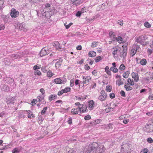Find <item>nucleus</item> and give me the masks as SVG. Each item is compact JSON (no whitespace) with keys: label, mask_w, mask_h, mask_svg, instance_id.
I'll return each instance as SVG.
<instances>
[{"label":"nucleus","mask_w":153,"mask_h":153,"mask_svg":"<svg viewBox=\"0 0 153 153\" xmlns=\"http://www.w3.org/2000/svg\"><path fill=\"white\" fill-rule=\"evenodd\" d=\"M105 150L103 145L99 146L98 143L95 142L91 144H88L84 149V151L89 153H104Z\"/></svg>","instance_id":"obj_1"},{"label":"nucleus","mask_w":153,"mask_h":153,"mask_svg":"<svg viewBox=\"0 0 153 153\" xmlns=\"http://www.w3.org/2000/svg\"><path fill=\"white\" fill-rule=\"evenodd\" d=\"M132 149V146L131 144L123 142L121 145L120 152L122 153H131Z\"/></svg>","instance_id":"obj_2"},{"label":"nucleus","mask_w":153,"mask_h":153,"mask_svg":"<svg viewBox=\"0 0 153 153\" xmlns=\"http://www.w3.org/2000/svg\"><path fill=\"white\" fill-rule=\"evenodd\" d=\"M124 49H123L122 52H121L120 50L119 49V48L118 47H116L115 48H113L112 49V51L113 52V55L115 56L117 55H119L120 56L123 57V58H125L126 55V52Z\"/></svg>","instance_id":"obj_3"},{"label":"nucleus","mask_w":153,"mask_h":153,"mask_svg":"<svg viewBox=\"0 0 153 153\" xmlns=\"http://www.w3.org/2000/svg\"><path fill=\"white\" fill-rule=\"evenodd\" d=\"M40 11L43 16L48 19H49L53 14V12L52 11H47L46 10H45L42 8L40 10Z\"/></svg>","instance_id":"obj_4"},{"label":"nucleus","mask_w":153,"mask_h":153,"mask_svg":"<svg viewBox=\"0 0 153 153\" xmlns=\"http://www.w3.org/2000/svg\"><path fill=\"white\" fill-rule=\"evenodd\" d=\"M135 39H136V42L143 45H144V43L145 39L144 36H141L139 37H136Z\"/></svg>","instance_id":"obj_5"},{"label":"nucleus","mask_w":153,"mask_h":153,"mask_svg":"<svg viewBox=\"0 0 153 153\" xmlns=\"http://www.w3.org/2000/svg\"><path fill=\"white\" fill-rule=\"evenodd\" d=\"M19 15V11L14 8L12 9L10 12V15L13 18H15L18 17Z\"/></svg>","instance_id":"obj_6"},{"label":"nucleus","mask_w":153,"mask_h":153,"mask_svg":"<svg viewBox=\"0 0 153 153\" xmlns=\"http://www.w3.org/2000/svg\"><path fill=\"white\" fill-rule=\"evenodd\" d=\"M67 79L65 78L61 79L60 78H56L54 79V82L56 84H65L66 82Z\"/></svg>","instance_id":"obj_7"},{"label":"nucleus","mask_w":153,"mask_h":153,"mask_svg":"<svg viewBox=\"0 0 153 153\" xmlns=\"http://www.w3.org/2000/svg\"><path fill=\"white\" fill-rule=\"evenodd\" d=\"M49 53V51H48L47 48H43L40 52V55L42 57L44 55H46Z\"/></svg>","instance_id":"obj_8"},{"label":"nucleus","mask_w":153,"mask_h":153,"mask_svg":"<svg viewBox=\"0 0 153 153\" xmlns=\"http://www.w3.org/2000/svg\"><path fill=\"white\" fill-rule=\"evenodd\" d=\"M83 81V84H86L88 83L91 80V77L89 76H82Z\"/></svg>","instance_id":"obj_9"},{"label":"nucleus","mask_w":153,"mask_h":153,"mask_svg":"<svg viewBox=\"0 0 153 153\" xmlns=\"http://www.w3.org/2000/svg\"><path fill=\"white\" fill-rule=\"evenodd\" d=\"M139 48L138 46L133 45L131 51V55L133 56L136 53L137 49Z\"/></svg>","instance_id":"obj_10"},{"label":"nucleus","mask_w":153,"mask_h":153,"mask_svg":"<svg viewBox=\"0 0 153 153\" xmlns=\"http://www.w3.org/2000/svg\"><path fill=\"white\" fill-rule=\"evenodd\" d=\"M80 108V113H82L84 112H87L88 110L87 109V106L85 105H82L81 106H79Z\"/></svg>","instance_id":"obj_11"},{"label":"nucleus","mask_w":153,"mask_h":153,"mask_svg":"<svg viewBox=\"0 0 153 153\" xmlns=\"http://www.w3.org/2000/svg\"><path fill=\"white\" fill-rule=\"evenodd\" d=\"M71 1L72 4L76 6L78 5L82 2V0H71Z\"/></svg>","instance_id":"obj_12"},{"label":"nucleus","mask_w":153,"mask_h":153,"mask_svg":"<svg viewBox=\"0 0 153 153\" xmlns=\"http://www.w3.org/2000/svg\"><path fill=\"white\" fill-rule=\"evenodd\" d=\"M58 61L56 63L55 67L56 68H59L60 66L61 65L62 63L63 60L61 58H59V59H55L53 60V61H56V60Z\"/></svg>","instance_id":"obj_13"},{"label":"nucleus","mask_w":153,"mask_h":153,"mask_svg":"<svg viewBox=\"0 0 153 153\" xmlns=\"http://www.w3.org/2000/svg\"><path fill=\"white\" fill-rule=\"evenodd\" d=\"M23 56V55L22 54H13L11 55V57L12 59H15L17 58H19Z\"/></svg>","instance_id":"obj_14"},{"label":"nucleus","mask_w":153,"mask_h":153,"mask_svg":"<svg viewBox=\"0 0 153 153\" xmlns=\"http://www.w3.org/2000/svg\"><path fill=\"white\" fill-rule=\"evenodd\" d=\"M131 74L132 76V78L134 79V81L136 82H138L139 80V77L138 74L133 72L131 73Z\"/></svg>","instance_id":"obj_15"},{"label":"nucleus","mask_w":153,"mask_h":153,"mask_svg":"<svg viewBox=\"0 0 153 153\" xmlns=\"http://www.w3.org/2000/svg\"><path fill=\"white\" fill-rule=\"evenodd\" d=\"M79 106L76 108H73L71 110V113L74 114H77L79 111L80 112V108Z\"/></svg>","instance_id":"obj_16"},{"label":"nucleus","mask_w":153,"mask_h":153,"mask_svg":"<svg viewBox=\"0 0 153 153\" xmlns=\"http://www.w3.org/2000/svg\"><path fill=\"white\" fill-rule=\"evenodd\" d=\"M53 45L55 47L56 49L57 50H59L61 48V47L58 42L56 41L54 42L53 43Z\"/></svg>","instance_id":"obj_17"},{"label":"nucleus","mask_w":153,"mask_h":153,"mask_svg":"<svg viewBox=\"0 0 153 153\" xmlns=\"http://www.w3.org/2000/svg\"><path fill=\"white\" fill-rule=\"evenodd\" d=\"M146 127V129L149 130V133L153 131V125L150 124H147Z\"/></svg>","instance_id":"obj_18"},{"label":"nucleus","mask_w":153,"mask_h":153,"mask_svg":"<svg viewBox=\"0 0 153 153\" xmlns=\"http://www.w3.org/2000/svg\"><path fill=\"white\" fill-rule=\"evenodd\" d=\"M88 105L89 108H90V110H92L94 106V102L92 100L90 101L88 103Z\"/></svg>","instance_id":"obj_19"},{"label":"nucleus","mask_w":153,"mask_h":153,"mask_svg":"<svg viewBox=\"0 0 153 153\" xmlns=\"http://www.w3.org/2000/svg\"><path fill=\"white\" fill-rule=\"evenodd\" d=\"M116 40L120 44L123 43V39L121 36H118L117 38L114 37L113 40Z\"/></svg>","instance_id":"obj_20"},{"label":"nucleus","mask_w":153,"mask_h":153,"mask_svg":"<svg viewBox=\"0 0 153 153\" xmlns=\"http://www.w3.org/2000/svg\"><path fill=\"white\" fill-rule=\"evenodd\" d=\"M15 100V98L12 97L10 99H8L6 101V102L7 104H13L14 102V101Z\"/></svg>","instance_id":"obj_21"},{"label":"nucleus","mask_w":153,"mask_h":153,"mask_svg":"<svg viewBox=\"0 0 153 153\" xmlns=\"http://www.w3.org/2000/svg\"><path fill=\"white\" fill-rule=\"evenodd\" d=\"M1 87L2 90L3 91H10L9 88L8 86L6 85H2Z\"/></svg>","instance_id":"obj_22"},{"label":"nucleus","mask_w":153,"mask_h":153,"mask_svg":"<svg viewBox=\"0 0 153 153\" xmlns=\"http://www.w3.org/2000/svg\"><path fill=\"white\" fill-rule=\"evenodd\" d=\"M88 56L90 57H94L96 55V53L94 51H91L88 53Z\"/></svg>","instance_id":"obj_23"},{"label":"nucleus","mask_w":153,"mask_h":153,"mask_svg":"<svg viewBox=\"0 0 153 153\" xmlns=\"http://www.w3.org/2000/svg\"><path fill=\"white\" fill-rule=\"evenodd\" d=\"M127 82L130 85L132 86L134 84V80L130 78H128V79Z\"/></svg>","instance_id":"obj_24"},{"label":"nucleus","mask_w":153,"mask_h":153,"mask_svg":"<svg viewBox=\"0 0 153 153\" xmlns=\"http://www.w3.org/2000/svg\"><path fill=\"white\" fill-rule=\"evenodd\" d=\"M57 97L56 95H51L49 97V99L51 101L57 98Z\"/></svg>","instance_id":"obj_25"},{"label":"nucleus","mask_w":153,"mask_h":153,"mask_svg":"<svg viewBox=\"0 0 153 153\" xmlns=\"http://www.w3.org/2000/svg\"><path fill=\"white\" fill-rule=\"evenodd\" d=\"M105 71L107 73L108 75H111V72L109 70V68L108 66H106L105 68Z\"/></svg>","instance_id":"obj_26"},{"label":"nucleus","mask_w":153,"mask_h":153,"mask_svg":"<svg viewBox=\"0 0 153 153\" xmlns=\"http://www.w3.org/2000/svg\"><path fill=\"white\" fill-rule=\"evenodd\" d=\"M116 84L118 86H120L121 85H123V83L121 79H120L117 80Z\"/></svg>","instance_id":"obj_27"},{"label":"nucleus","mask_w":153,"mask_h":153,"mask_svg":"<svg viewBox=\"0 0 153 153\" xmlns=\"http://www.w3.org/2000/svg\"><path fill=\"white\" fill-rule=\"evenodd\" d=\"M129 73L128 71H126L123 74V76L124 78H126L128 76Z\"/></svg>","instance_id":"obj_28"},{"label":"nucleus","mask_w":153,"mask_h":153,"mask_svg":"<svg viewBox=\"0 0 153 153\" xmlns=\"http://www.w3.org/2000/svg\"><path fill=\"white\" fill-rule=\"evenodd\" d=\"M140 62L141 65H146L147 61L145 59H143L141 60Z\"/></svg>","instance_id":"obj_29"},{"label":"nucleus","mask_w":153,"mask_h":153,"mask_svg":"<svg viewBox=\"0 0 153 153\" xmlns=\"http://www.w3.org/2000/svg\"><path fill=\"white\" fill-rule=\"evenodd\" d=\"M25 25L23 24L22 23L20 25L19 28L20 30H24L25 29Z\"/></svg>","instance_id":"obj_30"},{"label":"nucleus","mask_w":153,"mask_h":153,"mask_svg":"<svg viewBox=\"0 0 153 153\" xmlns=\"http://www.w3.org/2000/svg\"><path fill=\"white\" fill-rule=\"evenodd\" d=\"M109 34L110 37H111V38L113 37V39H114V37H115V33H114V32L113 31H110L109 33Z\"/></svg>","instance_id":"obj_31"},{"label":"nucleus","mask_w":153,"mask_h":153,"mask_svg":"<svg viewBox=\"0 0 153 153\" xmlns=\"http://www.w3.org/2000/svg\"><path fill=\"white\" fill-rule=\"evenodd\" d=\"M53 75V74L50 71H48L47 73V76L48 77H51Z\"/></svg>","instance_id":"obj_32"},{"label":"nucleus","mask_w":153,"mask_h":153,"mask_svg":"<svg viewBox=\"0 0 153 153\" xmlns=\"http://www.w3.org/2000/svg\"><path fill=\"white\" fill-rule=\"evenodd\" d=\"M20 150L17 148H14L12 150V153H19Z\"/></svg>","instance_id":"obj_33"},{"label":"nucleus","mask_w":153,"mask_h":153,"mask_svg":"<svg viewBox=\"0 0 153 153\" xmlns=\"http://www.w3.org/2000/svg\"><path fill=\"white\" fill-rule=\"evenodd\" d=\"M106 98V97H103L102 96L100 95L98 98V99L99 100L101 101L105 100Z\"/></svg>","instance_id":"obj_34"},{"label":"nucleus","mask_w":153,"mask_h":153,"mask_svg":"<svg viewBox=\"0 0 153 153\" xmlns=\"http://www.w3.org/2000/svg\"><path fill=\"white\" fill-rule=\"evenodd\" d=\"M71 88L69 87H67L65 88L64 89H63L64 93H67L70 91Z\"/></svg>","instance_id":"obj_35"},{"label":"nucleus","mask_w":153,"mask_h":153,"mask_svg":"<svg viewBox=\"0 0 153 153\" xmlns=\"http://www.w3.org/2000/svg\"><path fill=\"white\" fill-rule=\"evenodd\" d=\"M101 56H100L98 57H97L95 59V62H96L97 63L99 62L100 60L102 59L101 58Z\"/></svg>","instance_id":"obj_36"},{"label":"nucleus","mask_w":153,"mask_h":153,"mask_svg":"<svg viewBox=\"0 0 153 153\" xmlns=\"http://www.w3.org/2000/svg\"><path fill=\"white\" fill-rule=\"evenodd\" d=\"M144 25L145 27L147 28H149L151 26V25L148 22H145Z\"/></svg>","instance_id":"obj_37"},{"label":"nucleus","mask_w":153,"mask_h":153,"mask_svg":"<svg viewBox=\"0 0 153 153\" xmlns=\"http://www.w3.org/2000/svg\"><path fill=\"white\" fill-rule=\"evenodd\" d=\"M34 74L35 75H41V73L40 71L37 70L35 71L34 72Z\"/></svg>","instance_id":"obj_38"},{"label":"nucleus","mask_w":153,"mask_h":153,"mask_svg":"<svg viewBox=\"0 0 153 153\" xmlns=\"http://www.w3.org/2000/svg\"><path fill=\"white\" fill-rule=\"evenodd\" d=\"M101 95L103 97H106L107 94L105 91L103 90H102L100 92Z\"/></svg>","instance_id":"obj_39"},{"label":"nucleus","mask_w":153,"mask_h":153,"mask_svg":"<svg viewBox=\"0 0 153 153\" xmlns=\"http://www.w3.org/2000/svg\"><path fill=\"white\" fill-rule=\"evenodd\" d=\"M119 69L120 70H123L125 69V67L123 64H121L119 67Z\"/></svg>","instance_id":"obj_40"},{"label":"nucleus","mask_w":153,"mask_h":153,"mask_svg":"<svg viewBox=\"0 0 153 153\" xmlns=\"http://www.w3.org/2000/svg\"><path fill=\"white\" fill-rule=\"evenodd\" d=\"M47 107H45L43 109L41 113L42 114H43L45 113L46 110L47 109Z\"/></svg>","instance_id":"obj_41"},{"label":"nucleus","mask_w":153,"mask_h":153,"mask_svg":"<svg viewBox=\"0 0 153 153\" xmlns=\"http://www.w3.org/2000/svg\"><path fill=\"white\" fill-rule=\"evenodd\" d=\"M34 116L33 114L32 113V112L30 113H29L28 116V117L29 118H32L34 117Z\"/></svg>","instance_id":"obj_42"},{"label":"nucleus","mask_w":153,"mask_h":153,"mask_svg":"<svg viewBox=\"0 0 153 153\" xmlns=\"http://www.w3.org/2000/svg\"><path fill=\"white\" fill-rule=\"evenodd\" d=\"M51 5L50 4L47 3L45 5V9L44 10H47V9L48 10V8Z\"/></svg>","instance_id":"obj_43"},{"label":"nucleus","mask_w":153,"mask_h":153,"mask_svg":"<svg viewBox=\"0 0 153 153\" xmlns=\"http://www.w3.org/2000/svg\"><path fill=\"white\" fill-rule=\"evenodd\" d=\"M117 23L120 25L122 26L123 25V22L122 20H118L117 22Z\"/></svg>","instance_id":"obj_44"},{"label":"nucleus","mask_w":153,"mask_h":153,"mask_svg":"<svg viewBox=\"0 0 153 153\" xmlns=\"http://www.w3.org/2000/svg\"><path fill=\"white\" fill-rule=\"evenodd\" d=\"M111 87L110 86H106V89L107 91L110 92L111 91Z\"/></svg>","instance_id":"obj_45"},{"label":"nucleus","mask_w":153,"mask_h":153,"mask_svg":"<svg viewBox=\"0 0 153 153\" xmlns=\"http://www.w3.org/2000/svg\"><path fill=\"white\" fill-rule=\"evenodd\" d=\"M41 68V65H40L39 66H38L37 65H35L33 68V69L36 71L37 70L36 69H39Z\"/></svg>","instance_id":"obj_46"},{"label":"nucleus","mask_w":153,"mask_h":153,"mask_svg":"<svg viewBox=\"0 0 153 153\" xmlns=\"http://www.w3.org/2000/svg\"><path fill=\"white\" fill-rule=\"evenodd\" d=\"M147 141L149 143H151L153 142V140L151 137L147 139Z\"/></svg>","instance_id":"obj_47"},{"label":"nucleus","mask_w":153,"mask_h":153,"mask_svg":"<svg viewBox=\"0 0 153 153\" xmlns=\"http://www.w3.org/2000/svg\"><path fill=\"white\" fill-rule=\"evenodd\" d=\"M120 94H121V96L122 97H126L125 92L123 91H121L120 92Z\"/></svg>","instance_id":"obj_48"},{"label":"nucleus","mask_w":153,"mask_h":153,"mask_svg":"<svg viewBox=\"0 0 153 153\" xmlns=\"http://www.w3.org/2000/svg\"><path fill=\"white\" fill-rule=\"evenodd\" d=\"M90 67L89 66L88 64H86V65H85V69L86 70H88L90 69Z\"/></svg>","instance_id":"obj_49"},{"label":"nucleus","mask_w":153,"mask_h":153,"mask_svg":"<svg viewBox=\"0 0 153 153\" xmlns=\"http://www.w3.org/2000/svg\"><path fill=\"white\" fill-rule=\"evenodd\" d=\"M98 44L96 42H92L91 46L92 48H94L97 46Z\"/></svg>","instance_id":"obj_50"},{"label":"nucleus","mask_w":153,"mask_h":153,"mask_svg":"<svg viewBox=\"0 0 153 153\" xmlns=\"http://www.w3.org/2000/svg\"><path fill=\"white\" fill-rule=\"evenodd\" d=\"M91 116H90V115H88L86 116L85 117L84 119L85 120H88L90 119H91Z\"/></svg>","instance_id":"obj_51"},{"label":"nucleus","mask_w":153,"mask_h":153,"mask_svg":"<svg viewBox=\"0 0 153 153\" xmlns=\"http://www.w3.org/2000/svg\"><path fill=\"white\" fill-rule=\"evenodd\" d=\"M115 97V94L113 93H111L110 94V97L111 99H113Z\"/></svg>","instance_id":"obj_52"},{"label":"nucleus","mask_w":153,"mask_h":153,"mask_svg":"<svg viewBox=\"0 0 153 153\" xmlns=\"http://www.w3.org/2000/svg\"><path fill=\"white\" fill-rule=\"evenodd\" d=\"M4 1L3 0H0V7H3V4Z\"/></svg>","instance_id":"obj_53"},{"label":"nucleus","mask_w":153,"mask_h":153,"mask_svg":"<svg viewBox=\"0 0 153 153\" xmlns=\"http://www.w3.org/2000/svg\"><path fill=\"white\" fill-rule=\"evenodd\" d=\"M125 89L127 91H130L132 89V88L130 86H128V87H126Z\"/></svg>","instance_id":"obj_54"},{"label":"nucleus","mask_w":153,"mask_h":153,"mask_svg":"<svg viewBox=\"0 0 153 153\" xmlns=\"http://www.w3.org/2000/svg\"><path fill=\"white\" fill-rule=\"evenodd\" d=\"M101 120L100 119H97L95 121V123H94L95 124H98L101 122Z\"/></svg>","instance_id":"obj_55"},{"label":"nucleus","mask_w":153,"mask_h":153,"mask_svg":"<svg viewBox=\"0 0 153 153\" xmlns=\"http://www.w3.org/2000/svg\"><path fill=\"white\" fill-rule=\"evenodd\" d=\"M86 98V97H85L84 98L83 97H76V99L78 100H83L84 99H85Z\"/></svg>","instance_id":"obj_56"},{"label":"nucleus","mask_w":153,"mask_h":153,"mask_svg":"<svg viewBox=\"0 0 153 153\" xmlns=\"http://www.w3.org/2000/svg\"><path fill=\"white\" fill-rule=\"evenodd\" d=\"M82 13L81 11H78L76 14V16L77 17H79L80 16Z\"/></svg>","instance_id":"obj_57"},{"label":"nucleus","mask_w":153,"mask_h":153,"mask_svg":"<svg viewBox=\"0 0 153 153\" xmlns=\"http://www.w3.org/2000/svg\"><path fill=\"white\" fill-rule=\"evenodd\" d=\"M37 100V99H33V101L31 102V103L32 104V105H33L36 104V102Z\"/></svg>","instance_id":"obj_58"},{"label":"nucleus","mask_w":153,"mask_h":153,"mask_svg":"<svg viewBox=\"0 0 153 153\" xmlns=\"http://www.w3.org/2000/svg\"><path fill=\"white\" fill-rule=\"evenodd\" d=\"M64 93V91H63L62 89L61 91H60L58 92V95H61Z\"/></svg>","instance_id":"obj_59"},{"label":"nucleus","mask_w":153,"mask_h":153,"mask_svg":"<svg viewBox=\"0 0 153 153\" xmlns=\"http://www.w3.org/2000/svg\"><path fill=\"white\" fill-rule=\"evenodd\" d=\"M149 78L150 79H153V73H150V74H149Z\"/></svg>","instance_id":"obj_60"},{"label":"nucleus","mask_w":153,"mask_h":153,"mask_svg":"<svg viewBox=\"0 0 153 153\" xmlns=\"http://www.w3.org/2000/svg\"><path fill=\"white\" fill-rule=\"evenodd\" d=\"M9 146L8 145H6L5 146H4L3 147H2L0 150H4L8 148Z\"/></svg>","instance_id":"obj_61"},{"label":"nucleus","mask_w":153,"mask_h":153,"mask_svg":"<svg viewBox=\"0 0 153 153\" xmlns=\"http://www.w3.org/2000/svg\"><path fill=\"white\" fill-rule=\"evenodd\" d=\"M40 91L42 95L44 94H45V90L43 88H41V89H40Z\"/></svg>","instance_id":"obj_62"},{"label":"nucleus","mask_w":153,"mask_h":153,"mask_svg":"<svg viewBox=\"0 0 153 153\" xmlns=\"http://www.w3.org/2000/svg\"><path fill=\"white\" fill-rule=\"evenodd\" d=\"M41 70L42 71L44 72H46L47 71L45 68L43 67H42Z\"/></svg>","instance_id":"obj_63"},{"label":"nucleus","mask_w":153,"mask_h":153,"mask_svg":"<svg viewBox=\"0 0 153 153\" xmlns=\"http://www.w3.org/2000/svg\"><path fill=\"white\" fill-rule=\"evenodd\" d=\"M68 153H75V152L73 150L71 149L68 152Z\"/></svg>","instance_id":"obj_64"}]
</instances>
